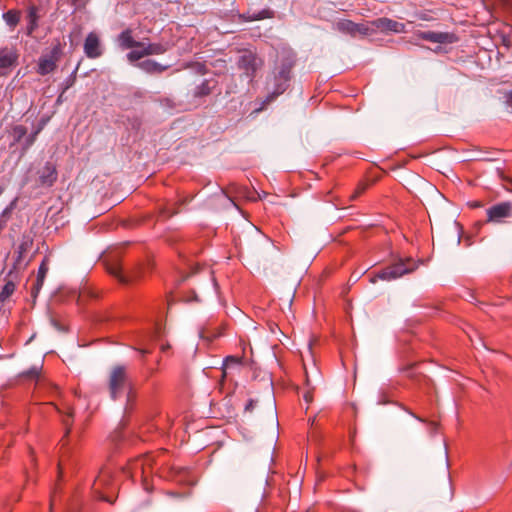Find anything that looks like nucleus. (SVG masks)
Masks as SVG:
<instances>
[{
  "instance_id": "16",
  "label": "nucleus",
  "mask_w": 512,
  "mask_h": 512,
  "mask_svg": "<svg viewBox=\"0 0 512 512\" xmlns=\"http://www.w3.org/2000/svg\"><path fill=\"white\" fill-rule=\"evenodd\" d=\"M119 46L126 49H139L142 46V42L136 41L133 37V31L130 28L123 30L118 36Z\"/></svg>"
},
{
  "instance_id": "11",
  "label": "nucleus",
  "mask_w": 512,
  "mask_h": 512,
  "mask_svg": "<svg viewBox=\"0 0 512 512\" xmlns=\"http://www.w3.org/2000/svg\"><path fill=\"white\" fill-rule=\"evenodd\" d=\"M371 26L381 32H394L403 33L405 32V24L395 21L387 17L377 18L370 22Z\"/></svg>"
},
{
  "instance_id": "40",
  "label": "nucleus",
  "mask_w": 512,
  "mask_h": 512,
  "mask_svg": "<svg viewBox=\"0 0 512 512\" xmlns=\"http://www.w3.org/2000/svg\"><path fill=\"white\" fill-rule=\"evenodd\" d=\"M309 422H310V424H311V425H313V424H314V422H315V417L310 418V419H309Z\"/></svg>"
},
{
  "instance_id": "12",
  "label": "nucleus",
  "mask_w": 512,
  "mask_h": 512,
  "mask_svg": "<svg viewBox=\"0 0 512 512\" xmlns=\"http://www.w3.org/2000/svg\"><path fill=\"white\" fill-rule=\"evenodd\" d=\"M83 48L85 55L90 59L99 58L103 53L100 38L95 32H90L86 36Z\"/></svg>"
},
{
  "instance_id": "28",
  "label": "nucleus",
  "mask_w": 512,
  "mask_h": 512,
  "mask_svg": "<svg viewBox=\"0 0 512 512\" xmlns=\"http://www.w3.org/2000/svg\"><path fill=\"white\" fill-rule=\"evenodd\" d=\"M211 93V87L208 80H204L200 85H198L195 89L194 95L196 97H204Z\"/></svg>"
},
{
  "instance_id": "4",
  "label": "nucleus",
  "mask_w": 512,
  "mask_h": 512,
  "mask_svg": "<svg viewBox=\"0 0 512 512\" xmlns=\"http://www.w3.org/2000/svg\"><path fill=\"white\" fill-rule=\"evenodd\" d=\"M63 54V48L60 41H56L50 50L43 53L37 62V73L41 76H45L54 72L57 68V64L60 61Z\"/></svg>"
},
{
  "instance_id": "35",
  "label": "nucleus",
  "mask_w": 512,
  "mask_h": 512,
  "mask_svg": "<svg viewBox=\"0 0 512 512\" xmlns=\"http://www.w3.org/2000/svg\"><path fill=\"white\" fill-rule=\"evenodd\" d=\"M197 71L198 73L204 75L207 73V68L205 66V64H202V63H197Z\"/></svg>"
},
{
  "instance_id": "7",
  "label": "nucleus",
  "mask_w": 512,
  "mask_h": 512,
  "mask_svg": "<svg viewBox=\"0 0 512 512\" xmlns=\"http://www.w3.org/2000/svg\"><path fill=\"white\" fill-rule=\"evenodd\" d=\"M168 50V45L163 43H145L139 49L131 50L126 57L129 62L134 63L146 56L161 55Z\"/></svg>"
},
{
  "instance_id": "37",
  "label": "nucleus",
  "mask_w": 512,
  "mask_h": 512,
  "mask_svg": "<svg viewBox=\"0 0 512 512\" xmlns=\"http://www.w3.org/2000/svg\"><path fill=\"white\" fill-rule=\"evenodd\" d=\"M254 406V401L249 400L248 404L246 405V410H252Z\"/></svg>"
},
{
  "instance_id": "32",
  "label": "nucleus",
  "mask_w": 512,
  "mask_h": 512,
  "mask_svg": "<svg viewBox=\"0 0 512 512\" xmlns=\"http://www.w3.org/2000/svg\"><path fill=\"white\" fill-rule=\"evenodd\" d=\"M73 415H74L73 409H69V411L67 413V417L63 420V423L66 427V434H68L70 432Z\"/></svg>"
},
{
  "instance_id": "26",
  "label": "nucleus",
  "mask_w": 512,
  "mask_h": 512,
  "mask_svg": "<svg viewBox=\"0 0 512 512\" xmlns=\"http://www.w3.org/2000/svg\"><path fill=\"white\" fill-rule=\"evenodd\" d=\"M373 32H375V28H373L371 26L370 22H368V23H356L355 37L357 35L368 36V35L372 34Z\"/></svg>"
},
{
  "instance_id": "9",
  "label": "nucleus",
  "mask_w": 512,
  "mask_h": 512,
  "mask_svg": "<svg viewBox=\"0 0 512 512\" xmlns=\"http://www.w3.org/2000/svg\"><path fill=\"white\" fill-rule=\"evenodd\" d=\"M19 54L14 46L0 48V73L5 75L18 63Z\"/></svg>"
},
{
  "instance_id": "38",
  "label": "nucleus",
  "mask_w": 512,
  "mask_h": 512,
  "mask_svg": "<svg viewBox=\"0 0 512 512\" xmlns=\"http://www.w3.org/2000/svg\"><path fill=\"white\" fill-rule=\"evenodd\" d=\"M137 351H139L142 356L150 353V350H148V349H137Z\"/></svg>"
},
{
  "instance_id": "10",
  "label": "nucleus",
  "mask_w": 512,
  "mask_h": 512,
  "mask_svg": "<svg viewBox=\"0 0 512 512\" xmlns=\"http://www.w3.org/2000/svg\"><path fill=\"white\" fill-rule=\"evenodd\" d=\"M58 179V171L53 162H46L38 171V183L42 187H52Z\"/></svg>"
},
{
  "instance_id": "34",
  "label": "nucleus",
  "mask_w": 512,
  "mask_h": 512,
  "mask_svg": "<svg viewBox=\"0 0 512 512\" xmlns=\"http://www.w3.org/2000/svg\"><path fill=\"white\" fill-rule=\"evenodd\" d=\"M409 414H411V415H412L415 419H417L418 421L423 422V423H427V421H426L425 419H423V418H421V417H419V416L415 415L414 413L409 412ZM428 424L431 426V429H432V430H436V428H437V423H436V422H434V421H430V422H428Z\"/></svg>"
},
{
  "instance_id": "39",
  "label": "nucleus",
  "mask_w": 512,
  "mask_h": 512,
  "mask_svg": "<svg viewBox=\"0 0 512 512\" xmlns=\"http://www.w3.org/2000/svg\"><path fill=\"white\" fill-rule=\"evenodd\" d=\"M6 226V220L0 219V230Z\"/></svg>"
},
{
  "instance_id": "42",
  "label": "nucleus",
  "mask_w": 512,
  "mask_h": 512,
  "mask_svg": "<svg viewBox=\"0 0 512 512\" xmlns=\"http://www.w3.org/2000/svg\"><path fill=\"white\" fill-rule=\"evenodd\" d=\"M2 192H3V189L0 187V195L2 194Z\"/></svg>"
},
{
  "instance_id": "22",
  "label": "nucleus",
  "mask_w": 512,
  "mask_h": 512,
  "mask_svg": "<svg viewBox=\"0 0 512 512\" xmlns=\"http://www.w3.org/2000/svg\"><path fill=\"white\" fill-rule=\"evenodd\" d=\"M20 18L21 12L16 9H10L3 13V19L11 29H14L19 24Z\"/></svg>"
},
{
  "instance_id": "31",
  "label": "nucleus",
  "mask_w": 512,
  "mask_h": 512,
  "mask_svg": "<svg viewBox=\"0 0 512 512\" xmlns=\"http://www.w3.org/2000/svg\"><path fill=\"white\" fill-rule=\"evenodd\" d=\"M368 188V184L366 182H360L355 188L354 192L351 194L350 199L355 200L360 195H362Z\"/></svg>"
},
{
  "instance_id": "19",
  "label": "nucleus",
  "mask_w": 512,
  "mask_h": 512,
  "mask_svg": "<svg viewBox=\"0 0 512 512\" xmlns=\"http://www.w3.org/2000/svg\"><path fill=\"white\" fill-rule=\"evenodd\" d=\"M244 357L242 356H227L223 360L222 367V378H225L227 375V370L233 367H240L243 364Z\"/></svg>"
},
{
  "instance_id": "13",
  "label": "nucleus",
  "mask_w": 512,
  "mask_h": 512,
  "mask_svg": "<svg viewBox=\"0 0 512 512\" xmlns=\"http://www.w3.org/2000/svg\"><path fill=\"white\" fill-rule=\"evenodd\" d=\"M512 204L510 202H502L491 206L487 210L489 221L501 222L503 219L511 217Z\"/></svg>"
},
{
  "instance_id": "15",
  "label": "nucleus",
  "mask_w": 512,
  "mask_h": 512,
  "mask_svg": "<svg viewBox=\"0 0 512 512\" xmlns=\"http://www.w3.org/2000/svg\"><path fill=\"white\" fill-rule=\"evenodd\" d=\"M39 19H40L39 8L34 4L29 5L26 10V20H27L26 34L28 36H32V34L38 28Z\"/></svg>"
},
{
  "instance_id": "25",
  "label": "nucleus",
  "mask_w": 512,
  "mask_h": 512,
  "mask_svg": "<svg viewBox=\"0 0 512 512\" xmlns=\"http://www.w3.org/2000/svg\"><path fill=\"white\" fill-rule=\"evenodd\" d=\"M15 289V283L7 281L0 291V302H5L14 293Z\"/></svg>"
},
{
  "instance_id": "8",
  "label": "nucleus",
  "mask_w": 512,
  "mask_h": 512,
  "mask_svg": "<svg viewBox=\"0 0 512 512\" xmlns=\"http://www.w3.org/2000/svg\"><path fill=\"white\" fill-rule=\"evenodd\" d=\"M292 68L293 64L291 62H285L281 65L278 73L275 75V88L273 92L268 95L267 101L274 100L277 96L286 91L291 79Z\"/></svg>"
},
{
  "instance_id": "36",
  "label": "nucleus",
  "mask_w": 512,
  "mask_h": 512,
  "mask_svg": "<svg viewBox=\"0 0 512 512\" xmlns=\"http://www.w3.org/2000/svg\"><path fill=\"white\" fill-rule=\"evenodd\" d=\"M27 376L30 377H38L39 376V370L37 368H32L29 371L25 373Z\"/></svg>"
},
{
  "instance_id": "14",
  "label": "nucleus",
  "mask_w": 512,
  "mask_h": 512,
  "mask_svg": "<svg viewBox=\"0 0 512 512\" xmlns=\"http://www.w3.org/2000/svg\"><path fill=\"white\" fill-rule=\"evenodd\" d=\"M48 270H49V258L46 256V257H44V259L42 260V262L39 265L36 281L31 288V295L33 297H37L38 293L42 289L46 275L48 273Z\"/></svg>"
},
{
  "instance_id": "20",
  "label": "nucleus",
  "mask_w": 512,
  "mask_h": 512,
  "mask_svg": "<svg viewBox=\"0 0 512 512\" xmlns=\"http://www.w3.org/2000/svg\"><path fill=\"white\" fill-rule=\"evenodd\" d=\"M33 245V239L29 236H23L18 249H17V257L16 263L20 264L24 255L31 249Z\"/></svg>"
},
{
  "instance_id": "18",
  "label": "nucleus",
  "mask_w": 512,
  "mask_h": 512,
  "mask_svg": "<svg viewBox=\"0 0 512 512\" xmlns=\"http://www.w3.org/2000/svg\"><path fill=\"white\" fill-rule=\"evenodd\" d=\"M136 66L148 74H161L168 69V66L162 65L152 59L138 62Z\"/></svg>"
},
{
  "instance_id": "2",
  "label": "nucleus",
  "mask_w": 512,
  "mask_h": 512,
  "mask_svg": "<svg viewBox=\"0 0 512 512\" xmlns=\"http://www.w3.org/2000/svg\"><path fill=\"white\" fill-rule=\"evenodd\" d=\"M108 389L112 399L116 400L125 394L128 399L131 397L132 384L129 380L127 369L123 365H117L112 368L109 380Z\"/></svg>"
},
{
  "instance_id": "5",
  "label": "nucleus",
  "mask_w": 512,
  "mask_h": 512,
  "mask_svg": "<svg viewBox=\"0 0 512 512\" xmlns=\"http://www.w3.org/2000/svg\"><path fill=\"white\" fill-rule=\"evenodd\" d=\"M105 266L107 272L117 278L119 282L123 284L131 283L141 277V272L135 271L130 273H124L121 261L115 257H108L105 259Z\"/></svg>"
},
{
  "instance_id": "29",
  "label": "nucleus",
  "mask_w": 512,
  "mask_h": 512,
  "mask_svg": "<svg viewBox=\"0 0 512 512\" xmlns=\"http://www.w3.org/2000/svg\"><path fill=\"white\" fill-rule=\"evenodd\" d=\"M109 479V473L107 471H101L98 477L95 479L93 487L98 490L101 486L107 485Z\"/></svg>"
},
{
  "instance_id": "23",
  "label": "nucleus",
  "mask_w": 512,
  "mask_h": 512,
  "mask_svg": "<svg viewBox=\"0 0 512 512\" xmlns=\"http://www.w3.org/2000/svg\"><path fill=\"white\" fill-rule=\"evenodd\" d=\"M419 37L423 40H427L433 43H443L445 42L446 34L427 31L421 32Z\"/></svg>"
},
{
  "instance_id": "3",
  "label": "nucleus",
  "mask_w": 512,
  "mask_h": 512,
  "mask_svg": "<svg viewBox=\"0 0 512 512\" xmlns=\"http://www.w3.org/2000/svg\"><path fill=\"white\" fill-rule=\"evenodd\" d=\"M416 269V264L413 259L406 258L401 259L396 263H393L383 269H381L374 278L371 279L375 282L376 279L390 281L397 279L407 273L413 272Z\"/></svg>"
},
{
  "instance_id": "30",
  "label": "nucleus",
  "mask_w": 512,
  "mask_h": 512,
  "mask_svg": "<svg viewBox=\"0 0 512 512\" xmlns=\"http://www.w3.org/2000/svg\"><path fill=\"white\" fill-rule=\"evenodd\" d=\"M12 133L15 141L19 142L27 134V128L23 125H16L12 129Z\"/></svg>"
},
{
  "instance_id": "21",
  "label": "nucleus",
  "mask_w": 512,
  "mask_h": 512,
  "mask_svg": "<svg viewBox=\"0 0 512 512\" xmlns=\"http://www.w3.org/2000/svg\"><path fill=\"white\" fill-rule=\"evenodd\" d=\"M335 27L340 33L355 37L356 23L352 20L342 19L336 23Z\"/></svg>"
},
{
  "instance_id": "1",
  "label": "nucleus",
  "mask_w": 512,
  "mask_h": 512,
  "mask_svg": "<svg viewBox=\"0 0 512 512\" xmlns=\"http://www.w3.org/2000/svg\"><path fill=\"white\" fill-rule=\"evenodd\" d=\"M156 460L152 454H145L131 460L126 467V473L135 482L138 479L146 491H150L149 477L154 472Z\"/></svg>"
},
{
  "instance_id": "24",
  "label": "nucleus",
  "mask_w": 512,
  "mask_h": 512,
  "mask_svg": "<svg viewBox=\"0 0 512 512\" xmlns=\"http://www.w3.org/2000/svg\"><path fill=\"white\" fill-rule=\"evenodd\" d=\"M304 371H305V384L307 386V389L303 393V399L305 400V402L307 404H310L313 401V390H314V388L311 387V380H310L309 372H308V370H307V368L305 366H304Z\"/></svg>"
},
{
  "instance_id": "41",
  "label": "nucleus",
  "mask_w": 512,
  "mask_h": 512,
  "mask_svg": "<svg viewBox=\"0 0 512 512\" xmlns=\"http://www.w3.org/2000/svg\"><path fill=\"white\" fill-rule=\"evenodd\" d=\"M101 500L109 501V499H108V498H106V497H104V496H102V497H101Z\"/></svg>"
},
{
  "instance_id": "33",
  "label": "nucleus",
  "mask_w": 512,
  "mask_h": 512,
  "mask_svg": "<svg viewBox=\"0 0 512 512\" xmlns=\"http://www.w3.org/2000/svg\"><path fill=\"white\" fill-rule=\"evenodd\" d=\"M16 200H14L8 207H6L2 213H1V218L3 220H8V218L10 217V214L14 208V204H15Z\"/></svg>"
},
{
  "instance_id": "27",
  "label": "nucleus",
  "mask_w": 512,
  "mask_h": 512,
  "mask_svg": "<svg viewBox=\"0 0 512 512\" xmlns=\"http://www.w3.org/2000/svg\"><path fill=\"white\" fill-rule=\"evenodd\" d=\"M45 125H46V120L42 119L40 121L37 129L26 138L25 144H24L25 149L29 148L30 146H32L34 144V142L37 138V135L41 132V130L44 128Z\"/></svg>"
},
{
  "instance_id": "17",
  "label": "nucleus",
  "mask_w": 512,
  "mask_h": 512,
  "mask_svg": "<svg viewBox=\"0 0 512 512\" xmlns=\"http://www.w3.org/2000/svg\"><path fill=\"white\" fill-rule=\"evenodd\" d=\"M274 11L270 8L262 9L258 12H246L243 14H239L238 18L242 22H253V21H259L264 19H271L274 17Z\"/></svg>"
},
{
  "instance_id": "6",
  "label": "nucleus",
  "mask_w": 512,
  "mask_h": 512,
  "mask_svg": "<svg viewBox=\"0 0 512 512\" xmlns=\"http://www.w3.org/2000/svg\"><path fill=\"white\" fill-rule=\"evenodd\" d=\"M237 65L238 68L242 70L252 81L255 78L257 71L264 65V61L252 51H245L244 54L239 57Z\"/></svg>"
}]
</instances>
